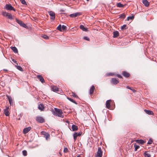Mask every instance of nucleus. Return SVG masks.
Here are the masks:
<instances>
[{
  "label": "nucleus",
  "mask_w": 157,
  "mask_h": 157,
  "mask_svg": "<svg viewBox=\"0 0 157 157\" xmlns=\"http://www.w3.org/2000/svg\"><path fill=\"white\" fill-rule=\"evenodd\" d=\"M82 13L81 12H76L72 13L69 15V16L72 18L76 17L81 15Z\"/></svg>",
  "instance_id": "obj_5"
},
{
  "label": "nucleus",
  "mask_w": 157,
  "mask_h": 157,
  "mask_svg": "<svg viewBox=\"0 0 157 157\" xmlns=\"http://www.w3.org/2000/svg\"><path fill=\"white\" fill-rule=\"evenodd\" d=\"M134 146L135 147V151H136L137 150L139 149L140 147L139 146L137 145V144H135L134 145Z\"/></svg>",
  "instance_id": "obj_30"
},
{
  "label": "nucleus",
  "mask_w": 157,
  "mask_h": 157,
  "mask_svg": "<svg viewBox=\"0 0 157 157\" xmlns=\"http://www.w3.org/2000/svg\"><path fill=\"white\" fill-rule=\"evenodd\" d=\"M48 13L51 17H50L51 19L52 20H54L55 18V14L52 11H50L48 12Z\"/></svg>",
  "instance_id": "obj_7"
},
{
  "label": "nucleus",
  "mask_w": 157,
  "mask_h": 157,
  "mask_svg": "<svg viewBox=\"0 0 157 157\" xmlns=\"http://www.w3.org/2000/svg\"><path fill=\"white\" fill-rule=\"evenodd\" d=\"M111 82L113 84H117L118 83H119V81L117 80L116 78H113L112 79Z\"/></svg>",
  "instance_id": "obj_14"
},
{
  "label": "nucleus",
  "mask_w": 157,
  "mask_h": 157,
  "mask_svg": "<svg viewBox=\"0 0 157 157\" xmlns=\"http://www.w3.org/2000/svg\"><path fill=\"white\" fill-rule=\"evenodd\" d=\"M68 149L67 148H65L63 150V151L65 153H67L68 152Z\"/></svg>",
  "instance_id": "obj_43"
},
{
  "label": "nucleus",
  "mask_w": 157,
  "mask_h": 157,
  "mask_svg": "<svg viewBox=\"0 0 157 157\" xmlns=\"http://www.w3.org/2000/svg\"><path fill=\"white\" fill-rule=\"evenodd\" d=\"M44 137L45 138L46 140H48V139L50 137V135L48 133L46 132V134L44 136Z\"/></svg>",
  "instance_id": "obj_33"
},
{
  "label": "nucleus",
  "mask_w": 157,
  "mask_h": 157,
  "mask_svg": "<svg viewBox=\"0 0 157 157\" xmlns=\"http://www.w3.org/2000/svg\"><path fill=\"white\" fill-rule=\"evenodd\" d=\"M128 28L127 27V25H124L121 27V30H125L127 29Z\"/></svg>",
  "instance_id": "obj_31"
},
{
  "label": "nucleus",
  "mask_w": 157,
  "mask_h": 157,
  "mask_svg": "<svg viewBox=\"0 0 157 157\" xmlns=\"http://www.w3.org/2000/svg\"><path fill=\"white\" fill-rule=\"evenodd\" d=\"M87 1H89V0H86Z\"/></svg>",
  "instance_id": "obj_53"
},
{
  "label": "nucleus",
  "mask_w": 157,
  "mask_h": 157,
  "mask_svg": "<svg viewBox=\"0 0 157 157\" xmlns=\"http://www.w3.org/2000/svg\"><path fill=\"white\" fill-rule=\"evenodd\" d=\"M125 17V15L124 13H123L119 15V18L124 19Z\"/></svg>",
  "instance_id": "obj_29"
},
{
  "label": "nucleus",
  "mask_w": 157,
  "mask_h": 157,
  "mask_svg": "<svg viewBox=\"0 0 157 157\" xmlns=\"http://www.w3.org/2000/svg\"><path fill=\"white\" fill-rule=\"evenodd\" d=\"M77 157H80V156L79 155L77 156Z\"/></svg>",
  "instance_id": "obj_51"
},
{
  "label": "nucleus",
  "mask_w": 157,
  "mask_h": 157,
  "mask_svg": "<svg viewBox=\"0 0 157 157\" xmlns=\"http://www.w3.org/2000/svg\"><path fill=\"white\" fill-rule=\"evenodd\" d=\"M137 143L141 144H143L145 142V141L142 140H136Z\"/></svg>",
  "instance_id": "obj_22"
},
{
  "label": "nucleus",
  "mask_w": 157,
  "mask_h": 157,
  "mask_svg": "<svg viewBox=\"0 0 157 157\" xmlns=\"http://www.w3.org/2000/svg\"><path fill=\"white\" fill-rule=\"evenodd\" d=\"M82 133L81 132H79V133L77 132V135L78 136H80L81 135Z\"/></svg>",
  "instance_id": "obj_47"
},
{
  "label": "nucleus",
  "mask_w": 157,
  "mask_h": 157,
  "mask_svg": "<svg viewBox=\"0 0 157 157\" xmlns=\"http://www.w3.org/2000/svg\"><path fill=\"white\" fill-rule=\"evenodd\" d=\"M55 110L56 113H55V115L60 117H63V116L62 114L63 113V112L61 109L55 108Z\"/></svg>",
  "instance_id": "obj_1"
},
{
  "label": "nucleus",
  "mask_w": 157,
  "mask_h": 157,
  "mask_svg": "<svg viewBox=\"0 0 157 157\" xmlns=\"http://www.w3.org/2000/svg\"><path fill=\"white\" fill-rule=\"evenodd\" d=\"M11 48L14 53H17L18 52V50L15 47H11Z\"/></svg>",
  "instance_id": "obj_26"
},
{
  "label": "nucleus",
  "mask_w": 157,
  "mask_h": 157,
  "mask_svg": "<svg viewBox=\"0 0 157 157\" xmlns=\"http://www.w3.org/2000/svg\"><path fill=\"white\" fill-rule=\"evenodd\" d=\"M95 89V87L94 86H92L90 88L89 90V94L90 95H92Z\"/></svg>",
  "instance_id": "obj_13"
},
{
  "label": "nucleus",
  "mask_w": 157,
  "mask_h": 157,
  "mask_svg": "<svg viewBox=\"0 0 157 157\" xmlns=\"http://www.w3.org/2000/svg\"><path fill=\"white\" fill-rule=\"evenodd\" d=\"M9 109V107L7 106L6 108L4 109V114L6 116H9L10 114L8 111Z\"/></svg>",
  "instance_id": "obj_9"
},
{
  "label": "nucleus",
  "mask_w": 157,
  "mask_h": 157,
  "mask_svg": "<svg viewBox=\"0 0 157 157\" xmlns=\"http://www.w3.org/2000/svg\"><path fill=\"white\" fill-rule=\"evenodd\" d=\"M117 76L119 78H122V76L119 74H117Z\"/></svg>",
  "instance_id": "obj_46"
},
{
  "label": "nucleus",
  "mask_w": 157,
  "mask_h": 157,
  "mask_svg": "<svg viewBox=\"0 0 157 157\" xmlns=\"http://www.w3.org/2000/svg\"><path fill=\"white\" fill-rule=\"evenodd\" d=\"M22 154L24 156H26L27 155V151L24 150L22 151Z\"/></svg>",
  "instance_id": "obj_35"
},
{
  "label": "nucleus",
  "mask_w": 157,
  "mask_h": 157,
  "mask_svg": "<svg viewBox=\"0 0 157 157\" xmlns=\"http://www.w3.org/2000/svg\"><path fill=\"white\" fill-rule=\"evenodd\" d=\"M71 94L72 96L73 97L76 98H77L78 97V96L75 93L72 92Z\"/></svg>",
  "instance_id": "obj_37"
},
{
  "label": "nucleus",
  "mask_w": 157,
  "mask_h": 157,
  "mask_svg": "<svg viewBox=\"0 0 157 157\" xmlns=\"http://www.w3.org/2000/svg\"><path fill=\"white\" fill-rule=\"evenodd\" d=\"M143 3L146 7H147L149 6V2L147 0H143Z\"/></svg>",
  "instance_id": "obj_19"
},
{
  "label": "nucleus",
  "mask_w": 157,
  "mask_h": 157,
  "mask_svg": "<svg viewBox=\"0 0 157 157\" xmlns=\"http://www.w3.org/2000/svg\"><path fill=\"white\" fill-rule=\"evenodd\" d=\"M67 98L71 101L74 103L75 104H77V103L76 102L75 100H74L73 99L69 98Z\"/></svg>",
  "instance_id": "obj_32"
},
{
  "label": "nucleus",
  "mask_w": 157,
  "mask_h": 157,
  "mask_svg": "<svg viewBox=\"0 0 157 157\" xmlns=\"http://www.w3.org/2000/svg\"><path fill=\"white\" fill-rule=\"evenodd\" d=\"M80 28L83 31L85 32L88 31L87 28H85L84 26L83 25H81L80 26Z\"/></svg>",
  "instance_id": "obj_18"
},
{
  "label": "nucleus",
  "mask_w": 157,
  "mask_h": 157,
  "mask_svg": "<svg viewBox=\"0 0 157 157\" xmlns=\"http://www.w3.org/2000/svg\"><path fill=\"white\" fill-rule=\"evenodd\" d=\"M83 39L88 41H89L90 40L89 38L87 36H84Z\"/></svg>",
  "instance_id": "obj_42"
},
{
  "label": "nucleus",
  "mask_w": 157,
  "mask_h": 157,
  "mask_svg": "<svg viewBox=\"0 0 157 157\" xmlns=\"http://www.w3.org/2000/svg\"><path fill=\"white\" fill-rule=\"evenodd\" d=\"M12 61H13V62L14 63H16L17 62L16 61V60H14V59H12Z\"/></svg>",
  "instance_id": "obj_50"
},
{
  "label": "nucleus",
  "mask_w": 157,
  "mask_h": 157,
  "mask_svg": "<svg viewBox=\"0 0 157 157\" xmlns=\"http://www.w3.org/2000/svg\"><path fill=\"white\" fill-rule=\"evenodd\" d=\"M37 78L40 80V81L42 83L44 82V80L41 75H37L36 76Z\"/></svg>",
  "instance_id": "obj_11"
},
{
  "label": "nucleus",
  "mask_w": 157,
  "mask_h": 157,
  "mask_svg": "<svg viewBox=\"0 0 157 157\" xmlns=\"http://www.w3.org/2000/svg\"><path fill=\"white\" fill-rule=\"evenodd\" d=\"M152 140L151 139H150L148 141L147 144H151L152 143Z\"/></svg>",
  "instance_id": "obj_39"
},
{
  "label": "nucleus",
  "mask_w": 157,
  "mask_h": 157,
  "mask_svg": "<svg viewBox=\"0 0 157 157\" xmlns=\"http://www.w3.org/2000/svg\"><path fill=\"white\" fill-rule=\"evenodd\" d=\"M17 68L20 71H22V68L20 66H18L17 67Z\"/></svg>",
  "instance_id": "obj_38"
},
{
  "label": "nucleus",
  "mask_w": 157,
  "mask_h": 157,
  "mask_svg": "<svg viewBox=\"0 0 157 157\" xmlns=\"http://www.w3.org/2000/svg\"><path fill=\"white\" fill-rule=\"evenodd\" d=\"M42 36L43 38L46 39H48L49 38L48 36L45 35H43Z\"/></svg>",
  "instance_id": "obj_40"
},
{
  "label": "nucleus",
  "mask_w": 157,
  "mask_h": 157,
  "mask_svg": "<svg viewBox=\"0 0 157 157\" xmlns=\"http://www.w3.org/2000/svg\"><path fill=\"white\" fill-rule=\"evenodd\" d=\"M31 128L30 127L25 128L23 130V133L24 134L27 133L31 129Z\"/></svg>",
  "instance_id": "obj_10"
},
{
  "label": "nucleus",
  "mask_w": 157,
  "mask_h": 157,
  "mask_svg": "<svg viewBox=\"0 0 157 157\" xmlns=\"http://www.w3.org/2000/svg\"><path fill=\"white\" fill-rule=\"evenodd\" d=\"M20 118H19L18 120H20Z\"/></svg>",
  "instance_id": "obj_52"
},
{
  "label": "nucleus",
  "mask_w": 157,
  "mask_h": 157,
  "mask_svg": "<svg viewBox=\"0 0 157 157\" xmlns=\"http://www.w3.org/2000/svg\"><path fill=\"white\" fill-rule=\"evenodd\" d=\"M102 155V152L100 147H98V150L96 156L98 157H101Z\"/></svg>",
  "instance_id": "obj_8"
},
{
  "label": "nucleus",
  "mask_w": 157,
  "mask_h": 157,
  "mask_svg": "<svg viewBox=\"0 0 157 157\" xmlns=\"http://www.w3.org/2000/svg\"><path fill=\"white\" fill-rule=\"evenodd\" d=\"M7 97L8 98V99L10 105H13V102L12 98L10 96H8Z\"/></svg>",
  "instance_id": "obj_16"
},
{
  "label": "nucleus",
  "mask_w": 157,
  "mask_h": 157,
  "mask_svg": "<svg viewBox=\"0 0 157 157\" xmlns=\"http://www.w3.org/2000/svg\"><path fill=\"white\" fill-rule=\"evenodd\" d=\"M126 88H127L128 89H130V90H132L131 87H130V86H126Z\"/></svg>",
  "instance_id": "obj_49"
},
{
  "label": "nucleus",
  "mask_w": 157,
  "mask_h": 157,
  "mask_svg": "<svg viewBox=\"0 0 157 157\" xmlns=\"http://www.w3.org/2000/svg\"><path fill=\"white\" fill-rule=\"evenodd\" d=\"M122 75L126 78H128L130 76V74L125 71L122 72Z\"/></svg>",
  "instance_id": "obj_15"
},
{
  "label": "nucleus",
  "mask_w": 157,
  "mask_h": 157,
  "mask_svg": "<svg viewBox=\"0 0 157 157\" xmlns=\"http://www.w3.org/2000/svg\"><path fill=\"white\" fill-rule=\"evenodd\" d=\"M74 139L75 141L77 139V137L78 136L77 135V132H75L73 135Z\"/></svg>",
  "instance_id": "obj_28"
},
{
  "label": "nucleus",
  "mask_w": 157,
  "mask_h": 157,
  "mask_svg": "<svg viewBox=\"0 0 157 157\" xmlns=\"http://www.w3.org/2000/svg\"><path fill=\"white\" fill-rule=\"evenodd\" d=\"M61 28L63 30H65L66 29V26L64 25H63L62 26H61Z\"/></svg>",
  "instance_id": "obj_44"
},
{
  "label": "nucleus",
  "mask_w": 157,
  "mask_h": 157,
  "mask_svg": "<svg viewBox=\"0 0 157 157\" xmlns=\"http://www.w3.org/2000/svg\"><path fill=\"white\" fill-rule=\"evenodd\" d=\"M6 70V71H7V70Z\"/></svg>",
  "instance_id": "obj_54"
},
{
  "label": "nucleus",
  "mask_w": 157,
  "mask_h": 157,
  "mask_svg": "<svg viewBox=\"0 0 157 157\" xmlns=\"http://www.w3.org/2000/svg\"><path fill=\"white\" fill-rule=\"evenodd\" d=\"M20 1H21V3L24 5H26V2L25 0H20Z\"/></svg>",
  "instance_id": "obj_41"
},
{
  "label": "nucleus",
  "mask_w": 157,
  "mask_h": 157,
  "mask_svg": "<svg viewBox=\"0 0 157 157\" xmlns=\"http://www.w3.org/2000/svg\"><path fill=\"white\" fill-rule=\"evenodd\" d=\"M4 9L9 10L16 11V9L14 8L10 4H6L4 6Z\"/></svg>",
  "instance_id": "obj_2"
},
{
  "label": "nucleus",
  "mask_w": 157,
  "mask_h": 157,
  "mask_svg": "<svg viewBox=\"0 0 157 157\" xmlns=\"http://www.w3.org/2000/svg\"><path fill=\"white\" fill-rule=\"evenodd\" d=\"M61 25H59L57 27V29L58 30L61 31L62 29H61Z\"/></svg>",
  "instance_id": "obj_36"
},
{
  "label": "nucleus",
  "mask_w": 157,
  "mask_h": 157,
  "mask_svg": "<svg viewBox=\"0 0 157 157\" xmlns=\"http://www.w3.org/2000/svg\"><path fill=\"white\" fill-rule=\"evenodd\" d=\"M134 18V16H131L128 17L127 18V21H129L130 20H133Z\"/></svg>",
  "instance_id": "obj_34"
},
{
  "label": "nucleus",
  "mask_w": 157,
  "mask_h": 157,
  "mask_svg": "<svg viewBox=\"0 0 157 157\" xmlns=\"http://www.w3.org/2000/svg\"><path fill=\"white\" fill-rule=\"evenodd\" d=\"M71 128L72 131H76L78 130V127L75 125H72Z\"/></svg>",
  "instance_id": "obj_20"
},
{
  "label": "nucleus",
  "mask_w": 157,
  "mask_h": 157,
  "mask_svg": "<svg viewBox=\"0 0 157 157\" xmlns=\"http://www.w3.org/2000/svg\"><path fill=\"white\" fill-rule=\"evenodd\" d=\"M107 75L109 76H112L113 75V74L111 73H109L108 74H107Z\"/></svg>",
  "instance_id": "obj_48"
},
{
  "label": "nucleus",
  "mask_w": 157,
  "mask_h": 157,
  "mask_svg": "<svg viewBox=\"0 0 157 157\" xmlns=\"http://www.w3.org/2000/svg\"><path fill=\"white\" fill-rule=\"evenodd\" d=\"M144 155L145 157H151V156L148 151H145Z\"/></svg>",
  "instance_id": "obj_25"
},
{
  "label": "nucleus",
  "mask_w": 157,
  "mask_h": 157,
  "mask_svg": "<svg viewBox=\"0 0 157 157\" xmlns=\"http://www.w3.org/2000/svg\"><path fill=\"white\" fill-rule=\"evenodd\" d=\"M36 120L40 123H43L44 122V119L42 117L40 116H37L36 117Z\"/></svg>",
  "instance_id": "obj_6"
},
{
  "label": "nucleus",
  "mask_w": 157,
  "mask_h": 157,
  "mask_svg": "<svg viewBox=\"0 0 157 157\" xmlns=\"http://www.w3.org/2000/svg\"><path fill=\"white\" fill-rule=\"evenodd\" d=\"M116 6L117 7H120V8H122V7H124V5L121 4L120 2L117 3Z\"/></svg>",
  "instance_id": "obj_27"
},
{
  "label": "nucleus",
  "mask_w": 157,
  "mask_h": 157,
  "mask_svg": "<svg viewBox=\"0 0 157 157\" xmlns=\"http://www.w3.org/2000/svg\"><path fill=\"white\" fill-rule=\"evenodd\" d=\"M113 37L116 38L119 35V32L117 31H114L113 33Z\"/></svg>",
  "instance_id": "obj_24"
},
{
  "label": "nucleus",
  "mask_w": 157,
  "mask_h": 157,
  "mask_svg": "<svg viewBox=\"0 0 157 157\" xmlns=\"http://www.w3.org/2000/svg\"><path fill=\"white\" fill-rule=\"evenodd\" d=\"M38 108L39 109L41 110V111L44 110V107L42 104H40L39 105Z\"/></svg>",
  "instance_id": "obj_23"
},
{
  "label": "nucleus",
  "mask_w": 157,
  "mask_h": 157,
  "mask_svg": "<svg viewBox=\"0 0 157 157\" xmlns=\"http://www.w3.org/2000/svg\"><path fill=\"white\" fill-rule=\"evenodd\" d=\"M52 90L54 92H58L59 91L58 88L56 86H54L52 87Z\"/></svg>",
  "instance_id": "obj_21"
},
{
  "label": "nucleus",
  "mask_w": 157,
  "mask_h": 157,
  "mask_svg": "<svg viewBox=\"0 0 157 157\" xmlns=\"http://www.w3.org/2000/svg\"><path fill=\"white\" fill-rule=\"evenodd\" d=\"M144 111L147 114L149 115H153L154 114L153 112L150 110L144 109Z\"/></svg>",
  "instance_id": "obj_17"
},
{
  "label": "nucleus",
  "mask_w": 157,
  "mask_h": 157,
  "mask_svg": "<svg viewBox=\"0 0 157 157\" xmlns=\"http://www.w3.org/2000/svg\"><path fill=\"white\" fill-rule=\"evenodd\" d=\"M2 14L4 16L7 17L10 19L12 20L13 19L12 16L11 14L9 13L4 12L2 13Z\"/></svg>",
  "instance_id": "obj_3"
},
{
  "label": "nucleus",
  "mask_w": 157,
  "mask_h": 157,
  "mask_svg": "<svg viewBox=\"0 0 157 157\" xmlns=\"http://www.w3.org/2000/svg\"><path fill=\"white\" fill-rule=\"evenodd\" d=\"M16 22L19 24L21 26L23 27L24 28H27V26L26 25V24L23 22L19 20L17 18H16Z\"/></svg>",
  "instance_id": "obj_4"
},
{
  "label": "nucleus",
  "mask_w": 157,
  "mask_h": 157,
  "mask_svg": "<svg viewBox=\"0 0 157 157\" xmlns=\"http://www.w3.org/2000/svg\"><path fill=\"white\" fill-rule=\"evenodd\" d=\"M40 133L41 135H44L45 136L46 134V132H45V131H42Z\"/></svg>",
  "instance_id": "obj_45"
},
{
  "label": "nucleus",
  "mask_w": 157,
  "mask_h": 157,
  "mask_svg": "<svg viewBox=\"0 0 157 157\" xmlns=\"http://www.w3.org/2000/svg\"><path fill=\"white\" fill-rule=\"evenodd\" d=\"M111 100H108L106 102V107L108 109L110 107V103Z\"/></svg>",
  "instance_id": "obj_12"
}]
</instances>
